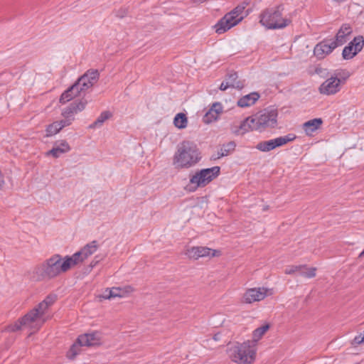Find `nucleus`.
I'll list each match as a JSON object with an SVG mask.
<instances>
[{"instance_id":"nucleus-1","label":"nucleus","mask_w":364,"mask_h":364,"mask_svg":"<svg viewBox=\"0 0 364 364\" xmlns=\"http://www.w3.org/2000/svg\"><path fill=\"white\" fill-rule=\"evenodd\" d=\"M201 158L197 144L186 140L178 144L173 158V165L176 169L189 168L197 164Z\"/></svg>"},{"instance_id":"nucleus-2","label":"nucleus","mask_w":364,"mask_h":364,"mask_svg":"<svg viewBox=\"0 0 364 364\" xmlns=\"http://www.w3.org/2000/svg\"><path fill=\"white\" fill-rule=\"evenodd\" d=\"M63 257L58 254L53 255L42 263L36 265L33 274L38 281L53 279L62 272H68L63 269Z\"/></svg>"},{"instance_id":"nucleus-3","label":"nucleus","mask_w":364,"mask_h":364,"mask_svg":"<svg viewBox=\"0 0 364 364\" xmlns=\"http://www.w3.org/2000/svg\"><path fill=\"white\" fill-rule=\"evenodd\" d=\"M249 2L244 1L232 11L225 14L214 26L215 32L222 34L240 23L250 14L249 9L245 10Z\"/></svg>"},{"instance_id":"nucleus-4","label":"nucleus","mask_w":364,"mask_h":364,"mask_svg":"<svg viewBox=\"0 0 364 364\" xmlns=\"http://www.w3.org/2000/svg\"><path fill=\"white\" fill-rule=\"evenodd\" d=\"M251 341L242 343L237 342L227 350L231 360L238 364H251L255 359L256 350L251 346Z\"/></svg>"},{"instance_id":"nucleus-5","label":"nucleus","mask_w":364,"mask_h":364,"mask_svg":"<svg viewBox=\"0 0 364 364\" xmlns=\"http://www.w3.org/2000/svg\"><path fill=\"white\" fill-rule=\"evenodd\" d=\"M283 6L264 9L259 15V22L268 29L284 28L291 23V20L282 17Z\"/></svg>"},{"instance_id":"nucleus-6","label":"nucleus","mask_w":364,"mask_h":364,"mask_svg":"<svg viewBox=\"0 0 364 364\" xmlns=\"http://www.w3.org/2000/svg\"><path fill=\"white\" fill-rule=\"evenodd\" d=\"M220 173V166L202 168L190 176L186 189L190 192L196 191L198 188H203L216 178Z\"/></svg>"},{"instance_id":"nucleus-7","label":"nucleus","mask_w":364,"mask_h":364,"mask_svg":"<svg viewBox=\"0 0 364 364\" xmlns=\"http://www.w3.org/2000/svg\"><path fill=\"white\" fill-rule=\"evenodd\" d=\"M277 117V109L268 107L254 115L251 123L255 130L262 132L267 129L276 128L278 125Z\"/></svg>"},{"instance_id":"nucleus-8","label":"nucleus","mask_w":364,"mask_h":364,"mask_svg":"<svg viewBox=\"0 0 364 364\" xmlns=\"http://www.w3.org/2000/svg\"><path fill=\"white\" fill-rule=\"evenodd\" d=\"M364 46V38L363 36H357L344 47L342 57L344 60H350L360 52Z\"/></svg>"},{"instance_id":"nucleus-9","label":"nucleus","mask_w":364,"mask_h":364,"mask_svg":"<svg viewBox=\"0 0 364 364\" xmlns=\"http://www.w3.org/2000/svg\"><path fill=\"white\" fill-rule=\"evenodd\" d=\"M185 255L191 259H198L200 257L211 256L218 257L220 255V251L216 250H212L207 247H192L188 248L185 252Z\"/></svg>"},{"instance_id":"nucleus-10","label":"nucleus","mask_w":364,"mask_h":364,"mask_svg":"<svg viewBox=\"0 0 364 364\" xmlns=\"http://www.w3.org/2000/svg\"><path fill=\"white\" fill-rule=\"evenodd\" d=\"M343 85L340 83V81L336 80L335 77L330 75L318 87V91L321 94L326 95H332L338 92Z\"/></svg>"},{"instance_id":"nucleus-11","label":"nucleus","mask_w":364,"mask_h":364,"mask_svg":"<svg viewBox=\"0 0 364 364\" xmlns=\"http://www.w3.org/2000/svg\"><path fill=\"white\" fill-rule=\"evenodd\" d=\"M333 43L332 39L325 38L316 45L314 49V55L318 59L322 60L329 55L337 47Z\"/></svg>"},{"instance_id":"nucleus-12","label":"nucleus","mask_w":364,"mask_h":364,"mask_svg":"<svg viewBox=\"0 0 364 364\" xmlns=\"http://www.w3.org/2000/svg\"><path fill=\"white\" fill-rule=\"evenodd\" d=\"M77 343L80 346H97L101 344L100 333L97 331L80 335L77 338Z\"/></svg>"},{"instance_id":"nucleus-13","label":"nucleus","mask_w":364,"mask_h":364,"mask_svg":"<svg viewBox=\"0 0 364 364\" xmlns=\"http://www.w3.org/2000/svg\"><path fill=\"white\" fill-rule=\"evenodd\" d=\"M267 291L264 287L249 289L244 294L245 302L251 304L264 299L267 296Z\"/></svg>"},{"instance_id":"nucleus-14","label":"nucleus","mask_w":364,"mask_h":364,"mask_svg":"<svg viewBox=\"0 0 364 364\" xmlns=\"http://www.w3.org/2000/svg\"><path fill=\"white\" fill-rule=\"evenodd\" d=\"M87 102L85 99H81L79 101H74L65 107L62 112V115L64 118H72L74 114L82 111L87 105Z\"/></svg>"},{"instance_id":"nucleus-15","label":"nucleus","mask_w":364,"mask_h":364,"mask_svg":"<svg viewBox=\"0 0 364 364\" xmlns=\"http://www.w3.org/2000/svg\"><path fill=\"white\" fill-rule=\"evenodd\" d=\"M83 255L82 250L74 253L72 256H65L63 257V269H68V271L72 267L80 262H82L85 260V258L82 257Z\"/></svg>"},{"instance_id":"nucleus-16","label":"nucleus","mask_w":364,"mask_h":364,"mask_svg":"<svg viewBox=\"0 0 364 364\" xmlns=\"http://www.w3.org/2000/svg\"><path fill=\"white\" fill-rule=\"evenodd\" d=\"M48 304H44L43 301L40 302L36 307L31 309L29 312L26 314L25 319H27L28 317L30 319V321L33 323L38 318H41L43 317L48 310Z\"/></svg>"},{"instance_id":"nucleus-17","label":"nucleus","mask_w":364,"mask_h":364,"mask_svg":"<svg viewBox=\"0 0 364 364\" xmlns=\"http://www.w3.org/2000/svg\"><path fill=\"white\" fill-rule=\"evenodd\" d=\"M70 150V146L65 140L56 141L52 149L47 152V155H51L57 159L62 154H65Z\"/></svg>"},{"instance_id":"nucleus-18","label":"nucleus","mask_w":364,"mask_h":364,"mask_svg":"<svg viewBox=\"0 0 364 364\" xmlns=\"http://www.w3.org/2000/svg\"><path fill=\"white\" fill-rule=\"evenodd\" d=\"M78 96H81V95L79 93L78 90H77V85L74 82L62 93L59 102L61 104H65L66 102Z\"/></svg>"},{"instance_id":"nucleus-19","label":"nucleus","mask_w":364,"mask_h":364,"mask_svg":"<svg viewBox=\"0 0 364 364\" xmlns=\"http://www.w3.org/2000/svg\"><path fill=\"white\" fill-rule=\"evenodd\" d=\"M260 95L257 92H251L240 98L237 102L238 107H247L253 105L259 98Z\"/></svg>"},{"instance_id":"nucleus-20","label":"nucleus","mask_w":364,"mask_h":364,"mask_svg":"<svg viewBox=\"0 0 364 364\" xmlns=\"http://www.w3.org/2000/svg\"><path fill=\"white\" fill-rule=\"evenodd\" d=\"M322 124L323 120L321 118H314L304 122L303 124V129L306 135L310 136L314 132L317 130Z\"/></svg>"},{"instance_id":"nucleus-21","label":"nucleus","mask_w":364,"mask_h":364,"mask_svg":"<svg viewBox=\"0 0 364 364\" xmlns=\"http://www.w3.org/2000/svg\"><path fill=\"white\" fill-rule=\"evenodd\" d=\"M223 112V106L220 102H215L213 104L211 108L206 113L205 117V122L209 123L213 120H216L218 116Z\"/></svg>"},{"instance_id":"nucleus-22","label":"nucleus","mask_w":364,"mask_h":364,"mask_svg":"<svg viewBox=\"0 0 364 364\" xmlns=\"http://www.w3.org/2000/svg\"><path fill=\"white\" fill-rule=\"evenodd\" d=\"M237 73L236 72H232L226 75L225 80L230 87L242 90L245 87V81L237 80Z\"/></svg>"},{"instance_id":"nucleus-23","label":"nucleus","mask_w":364,"mask_h":364,"mask_svg":"<svg viewBox=\"0 0 364 364\" xmlns=\"http://www.w3.org/2000/svg\"><path fill=\"white\" fill-rule=\"evenodd\" d=\"M25 318L26 314L21 318H18L14 324L8 326L6 328V331L10 332H15L20 330L23 326H28L33 323L31 321H30L28 317L27 319H25Z\"/></svg>"},{"instance_id":"nucleus-24","label":"nucleus","mask_w":364,"mask_h":364,"mask_svg":"<svg viewBox=\"0 0 364 364\" xmlns=\"http://www.w3.org/2000/svg\"><path fill=\"white\" fill-rule=\"evenodd\" d=\"M111 293L109 296H112V299L115 297H124L128 294L133 291V288L131 286H126L123 288L122 287H112L110 289Z\"/></svg>"},{"instance_id":"nucleus-25","label":"nucleus","mask_w":364,"mask_h":364,"mask_svg":"<svg viewBox=\"0 0 364 364\" xmlns=\"http://www.w3.org/2000/svg\"><path fill=\"white\" fill-rule=\"evenodd\" d=\"M112 117V113L110 111H103L101 112L100 116L97 118V119L89 125L90 129H95L100 127L103 125L104 122L110 119Z\"/></svg>"},{"instance_id":"nucleus-26","label":"nucleus","mask_w":364,"mask_h":364,"mask_svg":"<svg viewBox=\"0 0 364 364\" xmlns=\"http://www.w3.org/2000/svg\"><path fill=\"white\" fill-rule=\"evenodd\" d=\"M331 75L336 80H338L341 85H344L347 80L350 77V73L346 69H337L334 70L333 73Z\"/></svg>"},{"instance_id":"nucleus-27","label":"nucleus","mask_w":364,"mask_h":364,"mask_svg":"<svg viewBox=\"0 0 364 364\" xmlns=\"http://www.w3.org/2000/svg\"><path fill=\"white\" fill-rule=\"evenodd\" d=\"M296 138V134L290 133L287 135L273 139L275 148L283 146L289 142L293 141Z\"/></svg>"},{"instance_id":"nucleus-28","label":"nucleus","mask_w":364,"mask_h":364,"mask_svg":"<svg viewBox=\"0 0 364 364\" xmlns=\"http://www.w3.org/2000/svg\"><path fill=\"white\" fill-rule=\"evenodd\" d=\"M235 146L236 144L233 141H229L228 143L223 144L220 149L218 151L216 158H221L229 155L230 152L235 150Z\"/></svg>"},{"instance_id":"nucleus-29","label":"nucleus","mask_w":364,"mask_h":364,"mask_svg":"<svg viewBox=\"0 0 364 364\" xmlns=\"http://www.w3.org/2000/svg\"><path fill=\"white\" fill-rule=\"evenodd\" d=\"M253 116L248 117L246 119H245L241 123L240 125L238 127V129L235 132V134H239L240 131L241 130L242 132L241 134H244L246 132H247L249 130H255L253 129V124L251 123V119H252Z\"/></svg>"},{"instance_id":"nucleus-30","label":"nucleus","mask_w":364,"mask_h":364,"mask_svg":"<svg viewBox=\"0 0 364 364\" xmlns=\"http://www.w3.org/2000/svg\"><path fill=\"white\" fill-rule=\"evenodd\" d=\"M173 124L178 129H182L187 127L188 117L183 112L178 113L173 119Z\"/></svg>"},{"instance_id":"nucleus-31","label":"nucleus","mask_w":364,"mask_h":364,"mask_svg":"<svg viewBox=\"0 0 364 364\" xmlns=\"http://www.w3.org/2000/svg\"><path fill=\"white\" fill-rule=\"evenodd\" d=\"M98 245L96 240H93L91 242L84 246L81 250L83 255V258L87 259L89 256L95 253L97 250Z\"/></svg>"},{"instance_id":"nucleus-32","label":"nucleus","mask_w":364,"mask_h":364,"mask_svg":"<svg viewBox=\"0 0 364 364\" xmlns=\"http://www.w3.org/2000/svg\"><path fill=\"white\" fill-rule=\"evenodd\" d=\"M256 149L260 151L268 152L276 148L274 146V140L270 139L268 141H262L259 142L256 146Z\"/></svg>"},{"instance_id":"nucleus-33","label":"nucleus","mask_w":364,"mask_h":364,"mask_svg":"<svg viewBox=\"0 0 364 364\" xmlns=\"http://www.w3.org/2000/svg\"><path fill=\"white\" fill-rule=\"evenodd\" d=\"M100 77V73L97 70L90 69L88 70L85 74L80 76V80L89 78L90 80L95 85Z\"/></svg>"},{"instance_id":"nucleus-34","label":"nucleus","mask_w":364,"mask_h":364,"mask_svg":"<svg viewBox=\"0 0 364 364\" xmlns=\"http://www.w3.org/2000/svg\"><path fill=\"white\" fill-rule=\"evenodd\" d=\"M270 325L269 323H265L262 325V326L257 328L253 331V341L257 342L259 341L264 334L269 329Z\"/></svg>"},{"instance_id":"nucleus-35","label":"nucleus","mask_w":364,"mask_h":364,"mask_svg":"<svg viewBox=\"0 0 364 364\" xmlns=\"http://www.w3.org/2000/svg\"><path fill=\"white\" fill-rule=\"evenodd\" d=\"M348 41V36L343 33H341L340 31H338L336 33L334 39H332L333 43H334L336 47H339L345 44Z\"/></svg>"},{"instance_id":"nucleus-36","label":"nucleus","mask_w":364,"mask_h":364,"mask_svg":"<svg viewBox=\"0 0 364 364\" xmlns=\"http://www.w3.org/2000/svg\"><path fill=\"white\" fill-rule=\"evenodd\" d=\"M61 129L59 128V123L57 121L50 124L46 127V136H51L58 134Z\"/></svg>"},{"instance_id":"nucleus-37","label":"nucleus","mask_w":364,"mask_h":364,"mask_svg":"<svg viewBox=\"0 0 364 364\" xmlns=\"http://www.w3.org/2000/svg\"><path fill=\"white\" fill-rule=\"evenodd\" d=\"M81 347L77 343V341L71 346L70 350L67 353V357L70 360H73L75 356L78 354L79 348Z\"/></svg>"},{"instance_id":"nucleus-38","label":"nucleus","mask_w":364,"mask_h":364,"mask_svg":"<svg viewBox=\"0 0 364 364\" xmlns=\"http://www.w3.org/2000/svg\"><path fill=\"white\" fill-rule=\"evenodd\" d=\"M303 268H306V264H303V265H292V266H290L288 268H287L284 271V273L286 274H292L296 272H299V273L301 272V270L303 269Z\"/></svg>"},{"instance_id":"nucleus-39","label":"nucleus","mask_w":364,"mask_h":364,"mask_svg":"<svg viewBox=\"0 0 364 364\" xmlns=\"http://www.w3.org/2000/svg\"><path fill=\"white\" fill-rule=\"evenodd\" d=\"M353 347L364 344V331L356 336L350 342Z\"/></svg>"},{"instance_id":"nucleus-40","label":"nucleus","mask_w":364,"mask_h":364,"mask_svg":"<svg viewBox=\"0 0 364 364\" xmlns=\"http://www.w3.org/2000/svg\"><path fill=\"white\" fill-rule=\"evenodd\" d=\"M307 269L306 272H303L302 269L301 270L300 274L304 277L306 278H313L316 276V267H311V268H306Z\"/></svg>"},{"instance_id":"nucleus-41","label":"nucleus","mask_w":364,"mask_h":364,"mask_svg":"<svg viewBox=\"0 0 364 364\" xmlns=\"http://www.w3.org/2000/svg\"><path fill=\"white\" fill-rule=\"evenodd\" d=\"M338 31H340L341 33H343L348 37L352 33L353 30L350 24L343 23L339 28Z\"/></svg>"},{"instance_id":"nucleus-42","label":"nucleus","mask_w":364,"mask_h":364,"mask_svg":"<svg viewBox=\"0 0 364 364\" xmlns=\"http://www.w3.org/2000/svg\"><path fill=\"white\" fill-rule=\"evenodd\" d=\"M315 73L318 75L322 78H328L330 77L328 69L323 68L321 67H316L315 69Z\"/></svg>"},{"instance_id":"nucleus-43","label":"nucleus","mask_w":364,"mask_h":364,"mask_svg":"<svg viewBox=\"0 0 364 364\" xmlns=\"http://www.w3.org/2000/svg\"><path fill=\"white\" fill-rule=\"evenodd\" d=\"M74 117L72 118H65L64 119L57 121L59 123V128L63 129L64 127H68L71 124L72 122L74 120Z\"/></svg>"},{"instance_id":"nucleus-44","label":"nucleus","mask_w":364,"mask_h":364,"mask_svg":"<svg viewBox=\"0 0 364 364\" xmlns=\"http://www.w3.org/2000/svg\"><path fill=\"white\" fill-rule=\"evenodd\" d=\"M93 85L92 84H88L85 82H80V84L77 85V90H78L79 93L82 95L87 89L92 87Z\"/></svg>"},{"instance_id":"nucleus-45","label":"nucleus","mask_w":364,"mask_h":364,"mask_svg":"<svg viewBox=\"0 0 364 364\" xmlns=\"http://www.w3.org/2000/svg\"><path fill=\"white\" fill-rule=\"evenodd\" d=\"M57 299V296L55 294H49L48 295L46 299L43 301V302L46 304H48V307L51 306L54 304V302Z\"/></svg>"},{"instance_id":"nucleus-46","label":"nucleus","mask_w":364,"mask_h":364,"mask_svg":"<svg viewBox=\"0 0 364 364\" xmlns=\"http://www.w3.org/2000/svg\"><path fill=\"white\" fill-rule=\"evenodd\" d=\"M116 16L120 18H124L128 14V9L127 8H121L119 10L116 11Z\"/></svg>"},{"instance_id":"nucleus-47","label":"nucleus","mask_w":364,"mask_h":364,"mask_svg":"<svg viewBox=\"0 0 364 364\" xmlns=\"http://www.w3.org/2000/svg\"><path fill=\"white\" fill-rule=\"evenodd\" d=\"M110 289L111 288H107L103 291V293L99 296L100 301H102V299H112V296H109L110 293L112 292Z\"/></svg>"},{"instance_id":"nucleus-48","label":"nucleus","mask_w":364,"mask_h":364,"mask_svg":"<svg viewBox=\"0 0 364 364\" xmlns=\"http://www.w3.org/2000/svg\"><path fill=\"white\" fill-rule=\"evenodd\" d=\"M101 259H102V257H100V256H99V255L95 256V258L92 259V261L90 262V267L93 268L94 267H95L100 262V261Z\"/></svg>"},{"instance_id":"nucleus-49","label":"nucleus","mask_w":364,"mask_h":364,"mask_svg":"<svg viewBox=\"0 0 364 364\" xmlns=\"http://www.w3.org/2000/svg\"><path fill=\"white\" fill-rule=\"evenodd\" d=\"M87 82L88 84H92V85H94L93 83L90 80L89 78L85 79L84 80L81 81L80 80V77L75 82V84L77 85L78 84H80V82Z\"/></svg>"},{"instance_id":"nucleus-50","label":"nucleus","mask_w":364,"mask_h":364,"mask_svg":"<svg viewBox=\"0 0 364 364\" xmlns=\"http://www.w3.org/2000/svg\"><path fill=\"white\" fill-rule=\"evenodd\" d=\"M228 87H230L226 82H223L219 87L222 91L226 90Z\"/></svg>"},{"instance_id":"nucleus-51","label":"nucleus","mask_w":364,"mask_h":364,"mask_svg":"<svg viewBox=\"0 0 364 364\" xmlns=\"http://www.w3.org/2000/svg\"><path fill=\"white\" fill-rule=\"evenodd\" d=\"M220 333H215L213 338L218 341H220Z\"/></svg>"},{"instance_id":"nucleus-52","label":"nucleus","mask_w":364,"mask_h":364,"mask_svg":"<svg viewBox=\"0 0 364 364\" xmlns=\"http://www.w3.org/2000/svg\"><path fill=\"white\" fill-rule=\"evenodd\" d=\"M207 1L208 0H191V1L194 4L203 3V2H205Z\"/></svg>"},{"instance_id":"nucleus-53","label":"nucleus","mask_w":364,"mask_h":364,"mask_svg":"<svg viewBox=\"0 0 364 364\" xmlns=\"http://www.w3.org/2000/svg\"><path fill=\"white\" fill-rule=\"evenodd\" d=\"M364 257V250L360 252V254L359 255L358 257Z\"/></svg>"},{"instance_id":"nucleus-54","label":"nucleus","mask_w":364,"mask_h":364,"mask_svg":"<svg viewBox=\"0 0 364 364\" xmlns=\"http://www.w3.org/2000/svg\"><path fill=\"white\" fill-rule=\"evenodd\" d=\"M364 257V250L360 252V254L359 255L358 257Z\"/></svg>"},{"instance_id":"nucleus-55","label":"nucleus","mask_w":364,"mask_h":364,"mask_svg":"<svg viewBox=\"0 0 364 364\" xmlns=\"http://www.w3.org/2000/svg\"><path fill=\"white\" fill-rule=\"evenodd\" d=\"M364 257V250L360 252V254L359 255L358 257Z\"/></svg>"},{"instance_id":"nucleus-56","label":"nucleus","mask_w":364,"mask_h":364,"mask_svg":"<svg viewBox=\"0 0 364 364\" xmlns=\"http://www.w3.org/2000/svg\"><path fill=\"white\" fill-rule=\"evenodd\" d=\"M216 157H217V156H211V158H210V159H211V160H216V159H218V158H216Z\"/></svg>"},{"instance_id":"nucleus-57","label":"nucleus","mask_w":364,"mask_h":364,"mask_svg":"<svg viewBox=\"0 0 364 364\" xmlns=\"http://www.w3.org/2000/svg\"><path fill=\"white\" fill-rule=\"evenodd\" d=\"M346 0H334V1H336V2H338V3H341V2H343V1H345Z\"/></svg>"}]
</instances>
